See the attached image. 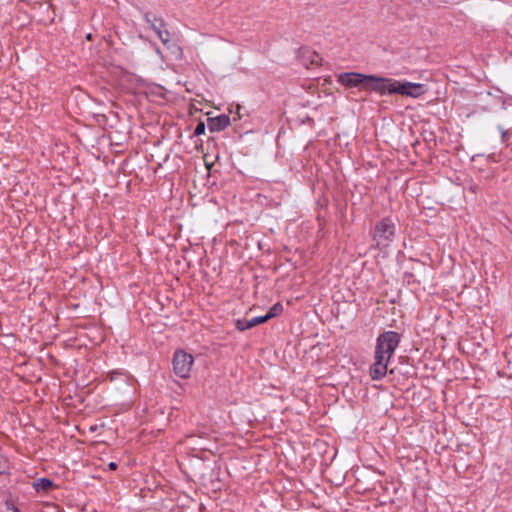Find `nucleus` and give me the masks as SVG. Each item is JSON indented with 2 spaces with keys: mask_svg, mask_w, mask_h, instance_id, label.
<instances>
[{
  "mask_svg": "<svg viewBox=\"0 0 512 512\" xmlns=\"http://www.w3.org/2000/svg\"><path fill=\"white\" fill-rule=\"evenodd\" d=\"M400 342V336L394 331H386L377 338L374 363L370 367L373 380L382 379L388 369V363Z\"/></svg>",
  "mask_w": 512,
  "mask_h": 512,
  "instance_id": "f257e3e1",
  "label": "nucleus"
},
{
  "mask_svg": "<svg viewBox=\"0 0 512 512\" xmlns=\"http://www.w3.org/2000/svg\"><path fill=\"white\" fill-rule=\"evenodd\" d=\"M396 226L392 219L384 218L380 220L373 233V240L376 243V247L383 249L388 247L394 240Z\"/></svg>",
  "mask_w": 512,
  "mask_h": 512,
  "instance_id": "f03ea898",
  "label": "nucleus"
},
{
  "mask_svg": "<svg viewBox=\"0 0 512 512\" xmlns=\"http://www.w3.org/2000/svg\"><path fill=\"white\" fill-rule=\"evenodd\" d=\"M396 80L367 75L365 90L375 91L380 95L395 94Z\"/></svg>",
  "mask_w": 512,
  "mask_h": 512,
  "instance_id": "7ed1b4c3",
  "label": "nucleus"
},
{
  "mask_svg": "<svg viewBox=\"0 0 512 512\" xmlns=\"http://www.w3.org/2000/svg\"><path fill=\"white\" fill-rule=\"evenodd\" d=\"M194 359L191 354L182 350L175 352L173 358V369L176 375L187 378L190 375Z\"/></svg>",
  "mask_w": 512,
  "mask_h": 512,
  "instance_id": "20e7f679",
  "label": "nucleus"
},
{
  "mask_svg": "<svg viewBox=\"0 0 512 512\" xmlns=\"http://www.w3.org/2000/svg\"><path fill=\"white\" fill-rule=\"evenodd\" d=\"M426 92L425 85L421 83H413L408 81L396 80L395 94L408 96L412 98H419Z\"/></svg>",
  "mask_w": 512,
  "mask_h": 512,
  "instance_id": "39448f33",
  "label": "nucleus"
},
{
  "mask_svg": "<svg viewBox=\"0 0 512 512\" xmlns=\"http://www.w3.org/2000/svg\"><path fill=\"white\" fill-rule=\"evenodd\" d=\"M337 81L347 88L362 87L365 89L367 75L357 72H345L337 76Z\"/></svg>",
  "mask_w": 512,
  "mask_h": 512,
  "instance_id": "423d86ee",
  "label": "nucleus"
},
{
  "mask_svg": "<svg viewBox=\"0 0 512 512\" xmlns=\"http://www.w3.org/2000/svg\"><path fill=\"white\" fill-rule=\"evenodd\" d=\"M145 20L150 25V28L157 34L162 43L167 45L170 41V33L168 30L164 29V22L150 13L145 14Z\"/></svg>",
  "mask_w": 512,
  "mask_h": 512,
  "instance_id": "0eeeda50",
  "label": "nucleus"
},
{
  "mask_svg": "<svg viewBox=\"0 0 512 512\" xmlns=\"http://www.w3.org/2000/svg\"><path fill=\"white\" fill-rule=\"evenodd\" d=\"M230 124V118L227 115H220L209 120V129L212 132L224 130Z\"/></svg>",
  "mask_w": 512,
  "mask_h": 512,
  "instance_id": "6e6552de",
  "label": "nucleus"
},
{
  "mask_svg": "<svg viewBox=\"0 0 512 512\" xmlns=\"http://www.w3.org/2000/svg\"><path fill=\"white\" fill-rule=\"evenodd\" d=\"M264 322L266 321L263 316L253 317L251 319H239L236 322V327L238 330L244 331Z\"/></svg>",
  "mask_w": 512,
  "mask_h": 512,
  "instance_id": "1a4fd4ad",
  "label": "nucleus"
},
{
  "mask_svg": "<svg viewBox=\"0 0 512 512\" xmlns=\"http://www.w3.org/2000/svg\"><path fill=\"white\" fill-rule=\"evenodd\" d=\"M52 485V481L47 478H39L33 483L36 491H48Z\"/></svg>",
  "mask_w": 512,
  "mask_h": 512,
  "instance_id": "9d476101",
  "label": "nucleus"
},
{
  "mask_svg": "<svg viewBox=\"0 0 512 512\" xmlns=\"http://www.w3.org/2000/svg\"><path fill=\"white\" fill-rule=\"evenodd\" d=\"M282 305L280 303H276L273 305L267 314H265L263 317H265V321H268L269 319L279 315L282 312Z\"/></svg>",
  "mask_w": 512,
  "mask_h": 512,
  "instance_id": "9b49d317",
  "label": "nucleus"
},
{
  "mask_svg": "<svg viewBox=\"0 0 512 512\" xmlns=\"http://www.w3.org/2000/svg\"><path fill=\"white\" fill-rule=\"evenodd\" d=\"M204 132H205V124L203 122H199L195 127L194 134L199 136V135L204 134Z\"/></svg>",
  "mask_w": 512,
  "mask_h": 512,
  "instance_id": "f8f14e48",
  "label": "nucleus"
},
{
  "mask_svg": "<svg viewBox=\"0 0 512 512\" xmlns=\"http://www.w3.org/2000/svg\"><path fill=\"white\" fill-rule=\"evenodd\" d=\"M7 470H8L7 461L2 456H0V474L6 473Z\"/></svg>",
  "mask_w": 512,
  "mask_h": 512,
  "instance_id": "ddd939ff",
  "label": "nucleus"
},
{
  "mask_svg": "<svg viewBox=\"0 0 512 512\" xmlns=\"http://www.w3.org/2000/svg\"><path fill=\"white\" fill-rule=\"evenodd\" d=\"M109 469L115 470L117 468V464L115 462H110L108 465Z\"/></svg>",
  "mask_w": 512,
  "mask_h": 512,
  "instance_id": "4468645a",
  "label": "nucleus"
},
{
  "mask_svg": "<svg viewBox=\"0 0 512 512\" xmlns=\"http://www.w3.org/2000/svg\"><path fill=\"white\" fill-rule=\"evenodd\" d=\"M11 510H12L13 512H21V511H20L17 507H15V506H12V507H11Z\"/></svg>",
  "mask_w": 512,
  "mask_h": 512,
  "instance_id": "2eb2a0df",
  "label": "nucleus"
},
{
  "mask_svg": "<svg viewBox=\"0 0 512 512\" xmlns=\"http://www.w3.org/2000/svg\"><path fill=\"white\" fill-rule=\"evenodd\" d=\"M87 39H88V40H91V34H88V35H87Z\"/></svg>",
  "mask_w": 512,
  "mask_h": 512,
  "instance_id": "dca6fc26",
  "label": "nucleus"
}]
</instances>
